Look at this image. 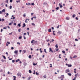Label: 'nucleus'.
<instances>
[{
	"label": "nucleus",
	"mask_w": 80,
	"mask_h": 80,
	"mask_svg": "<svg viewBox=\"0 0 80 80\" xmlns=\"http://www.w3.org/2000/svg\"><path fill=\"white\" fill-rule=\"evenodd\" d=\"M30 78H31V77H28V80H30Z\"/></svg>",
	"instance_id": "6ab92c4d"
},
{
	"label": "nucleus",
	"mask_w": 80,
	"mask_h": 80,
	"mask_svg": "<svg viewBox=\"0 0 80 80\" xmlns=\"http://www.w3.org/2000/svg\"><path fill=\"white\" fill-rule=\"evenodd\" d=\"M5 2L6 3H8V0H6Z\"/></svg>",
	"instance_id": "58836bf2"
},
{
	"label": "nucleus",
	"mask_w": 80,
	"mask_h": 80,
	"mask_svg": "<svg viewBox=\"0 0 80 80\" xmlns=\"http://www.w3.org/2000/svg\"><path fill=\"white\" fill-rule=\"evenodd\" d=\"M50 65L51 66H50V67L52 68V64H50Z\"/></svg>",
	"instance_id": "72a5a7b5"
},
{
	"label": "nucleus",
	"mask_w": 80,
	"mask_h": 80,
	"mask_svg": "<svg viewBox=\"0 0 80 80\" xmlns=\"http://www.w3.org/2000/svg\"><path fill=\"white\" fill-rule=\"evenodd\" d=\"M43 77L44 78H47V76L46 75H45L43 76Z\"/></svg>",
	"instance_id": "2f4dec72"
},
{
	"label": "nucleus",
	"mask_w": 80,
	"mask_h": 80,
	"mask_svg": "<svg viewBox=\"0 0 80 80\" xmlns=\"http://www.w3.org/2000/svg\"><path fill=\"white\" fill-rule=\"evenodd\" d=\"M22 38V36H21L19 37V39H21V38Z\"/></svg>",
	"instance_id": "de8ad7c7"
},
{
	"label": "nucleus",
	"mask_w": 80,
	"mask_h": 80,
	"mask_svg": "<svg viewBox=\"0 0 80 80\" xmlns=\"http://www.w3.org/2000/svg\"><path fill=\"white\" fill-rule=\"evenodd\" d=\"M37 65V63H36V64L35 63H33V65H34V66H35V65Z\"/></svg>",
	"instance_id": "412c9836"
},
{
	"label": "nucleus",
	"mask_w": 80,
	"mask_h": 80,
	"mask_svg": "<svg viewBox=\"0 0 80 80\" xmlns=\"http://www.w3.org/2000/svg\"><path fill=\"white\" fill-rule=\"evenodd\" d=\"M76 20H78V18H77V17L76 18Z\"/></svg>",
	"instance_id": "69168bd1"
},
{
	"label": "nucleus",
	"mask_w": 80,
	"mask_h": 80,
	"mask_svg": "<svg viewBox=\"0 0 80 80\" xmlns=\"http://www.w3.org/2000/svg\"><path fill=\"white\" fill-rule=\"evenodd\" d=\"M55 47H56V48H58V44L56 45Z\"/></svg>",
	"instance_id": "aec40b11"
},
{
	"label": "nucleus",
	"mask_w": 80,
	"mask_h": 80,
	"mask_svg": "<svg viewBox=\"0 0 80 80\" xmlns=\"http://www.w3.org/2000/svg\"><path fill=\"white\" fill-rule=\"evenodd\" d=\"M33 74L34 75H35V70H34V73H33Z\"/></svg>",
	"instance_id": "cd10ccee"
},
{
	"label": "nucleus",
	"mask_w": 80,
	"mask_h": 80,
	"mask_svg": "<svg viewBox=\"0 0 80 80\" xmlns=\"http://www.w3.org/2000/svg\"><path fill=\"white\" fill-rule=\"evenodd\" d=\"M49 52H51V53H53V51L52 50V48H49Z\"/></svg>",
	"instance_id": "f03ea898"
},
{
	"label": "nucleus",
	"mask_w": 80,
	"mask_h": 80,
	"mask_svg": "<svg viewBox=\"0 0 80 80\" xmlns=\"http://www.w3.org/2000/svg\"><path fill=\"white\" fill-rule=\"evenodd\" d=\"M75 16H76L75 14H73L72 15V17H73V18H74V17H75Z\"/></svg>",
	"instance_id": "c85d7f7f"
},
{
	"label": "nucleus",
	"mask_w": 80,
	"mask_h": 80,
	"mask_svg": "<svg viewBox=\"0 0 80 80\" xmlns=\"http://www.w3.org/2000/svg\"><path fill=\"white\" fill-rule=\"evenodd\" d=\"M20 2V0H18V1H16V2H17V3H18V2Z\"/></svg>",
	"instance_id": "79ce46f5"
},
{
	"label": "nucleus",
	"mask_w": 80,
	"mask_h": 80,
	"mask_svg": "<svg viewBox=\"0 0 80 80\" xmlns=\"http://www.w3.org/2000/svg\"><path fill=\"white\" fill-rule=\"evenodd\" d=\"M27 64L26 63H24V66H26Z\"/></svg>",
	"instance_id": "4c0bfd02"
},
{
	"label": "nucleus",
	"mask_w": 80,
	"mask_h": 80,
	"mask_svg": "<svg viewBox=\"0 0 80 80\" xmlns=\"http://www.w3.org/2000/svg\"><path fill=\"white\" fill-rule=\"evenodd\" d=\"M64 78V75H62L61 76V78L62 79H63V78Z\"/></svg>",
	"instance_id": "6e6552de"
},
{
	"label": "nucleus",
	"mask_w": 80,
	"mask_h": 80,
	"mask_svg": "<svg viewBox=\"0 0 80 80\" xmlns=\"http://www.w3.org/2000/svg\"><path fill=\"white\" fill-rule=\"evenodd\" d=\"M12 23H13V22H12V23H10L9 24V25H12Z\"/></svg>",
	"instance_id": "f704fd0d"
},
{
	"label": "nucleus",
	"mask_w": 80,
	"mask_h": 80,
	"mask_svg": "<svg viewBox=\"0 0 80 80\" xmlns=\"http://www.w3.org/2000/svg\"><path fill=\"white\" fill-rule=\"evenodd\" d=\"M23 52L24 53H26V50H23Z\"/></svg>",
	"instance_id": "473e14b6"
},
{
	"label": "nucleus",
	"mask_w": 80,
	"mask_h": 80,
	"mask_svg": "<svg viewBox=\"0 0 80 80\" xmlns=\"http://www.w3.org/2000/svg\"><path fill=\"white\" fill-rule=\"evenodd\" d=\"M13 25H17V23H14Z\"/></svg>",
	"instance_id": "e2e57ef3"
},
{
	"label": "nucleus",
	"mask_w": 80,
	"mask_h": 80,
	"mask_svg": "<svg viewBox=\"0 0 80 80\" xmlns=\"http://www.w3.org/2000/svg\"><path fill=\"white\" fill-rule=\"evenodd\" d=\"M23 17H26V14L24 13V14L23 15Z\"/></svg>",
	"instance_id": "a211bd4d"
},
{
	"label": "nucleus",
	"mask_w": 80,
	"mask_h": 80,
	"mask_svg": "<svg viewBox=\"0 0 80 80\" xmlns=\"http://www.w3.org/2000/svg\"><path fill=\"white\" fill-rule=\"evenodd\" d=\"M68 72H70V70L68 69H67L65 71V72L68 73Z\"/></svg>",
	"instance_id": "39448f33"
},
{
	"label": "nucleus",
	"mask_w": 80,
	"mask_h": 80,
	"mask_svg": "<svg viewBox=\"0 0 80 80\" xmlns=\"http://www.w3.org/2000/svg\"><path fill=\"white\" fill-rule=\"evenodd\" d=\"M58 50V48H56V51L57 52Z\"/></svg>",
	"instance_id": "c03bdc74"
},
{
	"label": "nucleus",
	"mask_w": 80,
	"mask_h": 80,
	"mask_svg": "<svg viewBox=\"0 0 80 80\" xmlns=\"http://www.w3.org/2000/svg\"><path fill=\"white\" fill-rule=\"evenodd\" d=\"M18 27H21V25L20 23L18 24Z\"/></svg>",
	"instance_id": "4be33fe9"
},
{
	"label": "nucleus",
	"mask_w": 80,
	"mask_h": 80,
	"mask_svg": "<svg viewBox=\"0 0 80 80\" xmlns=\"http://www.w3.org/2000/svg\"><path fill=\"white\" fill-rule=\"evenodd\" d=\"M44 52H45V53H47V51H46V49H44Z\"/></svg>",
	"instance_id": "ea45409f"
},
{
	"label": "nucleus",
	"mask_w": 80,
	"mask_h": 80,
	"mask_svg": "<svg viewBox=\"0 0 80 80\" xmlns=\"http://www.w3.org/2000/svg\"><path fill=\"white\" fill-rule=\"evenodd\" d=\"M68 75L69 76H72V74L71 73H68Z\"/></svg>",
	"instance_id": "9d476101"
},
{
	"label": "nucleus",
	"mask_w": 80,
	"mask_h": 80,
	"mask_svg": "<svg viewBox=\"0 0 80 80\" xmlns=\"http://www.w3.org/2000/svg\"><path fill=\"white\" fill-rule=\"evenodd\" d=\"M45 57V55H42V58H44Z\"/></svg>",
	"instance_id": "0e129e2a"
},
{
	"label": "nucleus",
	"mask_w": 80,
	"mask_h": 80,
	"mask_svg": "<svg viewBox=\"0 0 80 80\" xmlns=\"http://www.w3.org/2000/svg\"><path fill=\"white\" fill-rule=\"evenodd\" d=\"M8 15L9 14L8 13H7L6 15H7V16H8Z\"/></svg>",
	"instance_id": "774afa93"
},
{
	"label": "nucleus",
	"mask_w": 80,
	"mask_h": 80,
	"mask_svg": "<svg viewBox=\"0 0 80 80\" xmlns=\"http://www.w3.org/2000/svg\"><path fill=\"white\" fill-rule=\"evenodd\" d=\"M2 12H5V9H3V10H2Z\"/></svg>",
	"instance_id": "ddd939ff"
},
{
	"label": "nucleus",
	"mask_w": 80,
	"mask_h": 80,
	"mask_svg": "<svg viewBox=\"0 0 80 80\" xmlns=\"http://www.w3.org/2000/svg\"><path fill=\"white\" fill-rule=\"evenodd\" d=\"M51 28H52V30H54V28H53V27H52Z\"/></svg>",
	"instance_id": "6e6d98bb"
},
{
	"label": "nucleus",
	"mask_w": 80,
	"mask_h": 80,
	"mask_svg": "<svg viewBox=\"0 0 80 80\" xmlns=\"http://www.w3.org/2000/svg\"><path fill=\"white\" fill-rule=\"evenodd\" d=\"M27 35V33H23V35H24H24Z\"/></svg>",
	"instance_id": "49530a36"
},
{
	"label": "nucleus",
	"mask_w": 80,
	"mask_h": 80,
	"mask_svg": "<svg viewBox=\"0 0 80 80\" xmlns=\"http://www.w3.org/2000/svg\"><path fill=\"white\" fill-rule=\"evenodd\" d=\"M56 10H58L59 9V8L58 7H57L56 8Z\"/></svg>",
	"instance_id": "c9c22d12"
},
{
	"label": "nucleus",
	"mask_w": 80,
	"mask_h": 80,
	"mask_svg": "<svg viewBox=\"0 0 80 80\" xmlns=\"http://www.w3.org/2000/svg\"><path fill=\"white\" fill-rule=\"evenodd\" d=\"M13 77H14V79H13V80H16V77L15 76H14Z\"/></svg>",
	"instance_id": "dca6fc26"
},
{
	"label": "nucleus",
	"mask_w": 80,
	"mask_h": 80,
	"mask_svg": "<svg viewBox=\"0 0 80 80\" xmlns=\"http://www.w3.org/2000/svg\"><path fill=\"white\" fill-rule=\"evenodd\" d=\"M21 30V29H19L18 30V31L19 32H20V31Z\"/></svg>",
	"instance_id": "a19ab883"
},
{
	"label": "nucleus",
	"mask_w": 80,
	"mask_h": 80,
	"mask_svg": "<svg viewBox=\"0 0 80 80\" xmlns=\"http://www.w3.org/2000/svg\"><path fill=\"white\" fill-rule=\"evenodd\" d=\"M36 75H39V73H37V72H36Z\"/></svg>",
	"instance_id": "e433bc0d"
},
{
	"label": "nucleus",
	"mask_w": 80,
	"mask_h": 80,
	"mask_svg": "<svg viewBox=\"0 0 80 80\" xmlns=\"http://www.w3.org/2000/svg\"><path fill=\"white\" fill-rule=\"evenodd\" d=\"M29 72L30 73H32V71L31 70H29Z\"/></svg>",
	"instance_id": "5701e85b"
},
{
	"label": "nucleus",
	"mask_w": 80,
	"mask_h": 80,
	"mask_svg": "<svg viewBox=\"0 0 80 80\" xmlns=\"http://www.w3.org/2000/svg\"><path fill=\"white\" fill-rule=\"evenodd\" d=\"M33 15V13H31V15L32 16Z\"/></svg>",
	"instance_id": "338daca9"
},
{
	"label": "nucleus",
	"mask_w": 80,
	"mask_h": 80,
	"mask_svg": "<svg viewBox=\"0 0 80 80\" xmlns=\"http://www.w3.org/2000/svg\"><path fill=\"white\" fill-rule=\"evenodd\" d=\"M59 27H60V25H58V26L57 27V28H59Z\"/></svg>",
	"instance_id": "864d4df0"
},
{
	"label": "nucleus",
	"mask_w": 80,
	"mask_h": 80,
	"mask_svg": "<svg viewBox=\"0 0 80 80\" xmlns=\"http://www.w3.org/2000/svg\"><path fill=\"white\" fill-rule=\"evenodd\" d=\"M6 28H7V27H4V28H3V29H6Z\"/></svg>",
	"instance_id": "bf43d9fd"
},
{
	"label": "nucleus",
	"mask_w": 80,
	"mask_h": 80,
	"mask_svg": "<svg viewBox=\"0 0 80 80\" xmlns=\"http://www.w3.org/2000/svg\"><path fill=\"white\" fill-rule=\"evenodd\" d=\"M76 80V77H74V78L72 79V80Z\"/></svg>",
	"instance_id": "603ef678"
},
{
	"label": "nucleus",
	"mask_w": 80,
	"mask_h": 80,
	"mask_svg": "<svg viewBox=\"0 0 80 80\" xmlns=\"http://www.w3.org/2000/svg\"><path fill=\"white\" fill-rule=\"evenodd\" d=\"M17 44H18V45H20V42H18L17 43Z\"/></svg>",
	"instance_id": "09e8293b"
},
{
	"label": "nucleus",
	"mask_w": 80,
	"mask_h": 80,
	"mask_svg": "<svg viewBox=\"0 0 80 80\" xmlns=\"http://www.w3.org/2000/svg\"><path fill=\"white\" fill-rule=\"evenodd\" d=\"M62 32H61L60 31H58V32H57V33H58V34H59V35H60V34H61V33Z\"/></svg>",
	"instance_id": "423d86ee"
},
{
	"label": "nucleus",
	"mask_w": 80,
	"mask_h": 80,
	"mask_svg": "<svg viewBox=\"0 0 80 80\" xmlns=\"http://www.w3.org/2000/svg\"><path fill=\"white\" fill-rule=\"evenodd\" d=\"M59 5L60 6V8H62L63 7V5H62V3H59Z\"/></svg>",
	"instance_id": "7ed1b4c3"
},
{
	"label": "nucleus",
	"mask_w": 80,
	"mask_h": 80,
	"mask_svg": "<svg viewBox=\"0 0 80 80\" xmlns=\"http://www.w3.org/2000/svg\"><path fill=\"white\" fill-rule=\"evenodd\" d=\"M32 25H33V26H34V25H35V24L33 23H32Z\"/></svg>",
	"instance_id": "3c124183"
},
{
	"label": "nucleus",
	"mask_w": 80,
	"mask_h": 80,
	"mask_svg": "<svg viewBox=\"0 0 80 80\" xmlns=\"http://www.w3.org/2000/svg\"><path fill=\"white\" fill-rule=\"evenodd\" d=\"M46 41L47 42H49V41H50V39H48V40H46Z\"/></svg>",
	"instance_id": "c756f323"
},
{
	"label": "nucleus",
	"mask_w": 80,
	"mask_h": 80,
	"mask_svg": "<svg viewBox=\"0 0 80 80\" xmlns=\"http://www.w3.org/2000/svg\"><path fill=\"white\" fill-rule=\"evenodd\" d=\"M5 21V19L3 18H2V22H3V21Z\"/></svg>",
	"instance_id": "37998d69"
},
{
	"label": "nucleus",
	"mask_w": 80,
	"mask_h": 80,
	"mask_svg": "<svg viewBox=\"0 0 80 80\" xmlns=\"http://www.w3.org/2000/svg\"><path fill=\"white\" fill-rule=\"evenodd\" d=\"M28 19H26V20L25 21V23H28V21H27Z\"/></svg>",
	"instance_id": "4468645a"
},
{
	"label": "nucleus",
	"mask_w": 80,
	"mask_h": 80,
	"mask_svg": "<svg viewBox=\"0 0 80 80\" xmlns=\"http://www.w3.org/2000/svg\"><path fill=\"white\" fill-rule=\"evenodd\" d=\"M1 61H2V62H5V60L3 59H2Z\"/></svg>",
	"instance_id": "13d9d810"
},
{
	"label": "nucleus",
	"mask_w": 80,
	"mask_h": 80,
	"mask_svg": "<svg viewBox=\"0 0 80 80\" xmlns=\"http://www.w3.org/2000/svg\"><path fill=\"white\" fill-rule=\"evenodd\" d=\"M31 5H35V4H34V3H32Z\"/></svg>",
	"instance_id": "5fc2aeb1"
},
{
	"label": "nucleus",
	"mask_w": 80,
	"mask_h": 80,
	"mask_svg": "<svg viewBox=\"0 0 80 80\" xmlns=\"http://www.w3.org/2000/svg\"><path fill=\"white\" fill-rule=\"evenodd\" d=\"M10 2L12 3V0H10Z\"/></svg>",
	"instance_id": "680f3d73"
},
{
	"label": "nucleus",
	"mask_w": 80,
	"mask_h": 80,
	"mask_svg": "<svg viewBox=\"0 0 80 80\" xmlns=\"http://www.w3.org/2000/svg\"><path fill=\"white\" fill-rule=\"evenodd\" d=\"M15 62V60H12V63H14Z\"/></svg>",
	"instance_id": "a18cd8bd"
},
{
	"label": "nucleus",
	"mask_w": 80,
	"mask_h": 80,
	"mask_svg": "<svg viewBox=\"0 0 80 80\" xmlns=\"http://www.w3.org/2000/svg\"><path fill=\"white\" fill-rule=\"evenodd\" d=\"M68 67H72V65L68 64Z\"/></svg>",
	"instance_id": "f8f14e48"
},
{
	"label": "nucleus",
	"mask_w": 80,
	"mask_h": 80,
	"mask_svg": "<svg viewBox=\"0 0 80 80\" xmlns=\"http://www.w3.org/2000/svg\"><path fill=\"white\" fill-rule=\"evenodd\" d=\"M12 6H10L9 7L10 9H12Z\"/></svg>",
	"instance_id": "a878e982"
},
{
	"label": "nucleus",
	"mask_w": 80,
	"mask_h": 80,
	"mask_svg": "<svg viewBox=\"0 0 80 80\" xmlns=\"http://www.w3.org/2000/svg\"><path fill=\"white\" fill-rule=\"evenodd\" d=\"M12 33H13V32H12L11 33H9V35H12Z\"/></svg>",
	"instance_id": "bb28decb"
},
{
	"label": "nucleus",
	"mask_w": 80,
	"mask_h": 80,
	"mask_svg": "<svg viewBox=\"0 0 80 80\" xmlns=\"http://www.w3.org/2000/svg\"><path fill=\"white\" fill-rule=\"evenodd\" d=\"M75 41H77V42H78V40L77 39H75Z\"/></svg>",
	"instance_id": "8fccbe9b"
},
{
	"label": "nucleus",
	"mask_w": 80,
	"mask_h": 80,
	"mask_svg": "<svg viewBox=\"0 0 80 80\" xmlns=\"http://www.w3.org/2000/svg\"><path fill=\"white\" fill-rule=\"evenodd\" d=\"M76 57H77V56H76V55H75L73 57V58H76Z\"/></svg>",
	"instance_id": "052dcab7"
},
{
	"label": "nucleus",
	"mask_w": 80,
	"mask_h": 80,
	"mask_svg": "<svg viewBox=\"0 0 80 80\" xmlns=\"http://www.w3.org/2000/svg\"><path fill=\"white\" fill-rule=\"evenodd\" d=\"M66 20H68L70 19V18L68 17H67L66 18Z\"/></svg>",
	"instance_id": "9b49d317"
},
{
	"label": "nucleus",
	"mask_w": 80,
	"mask_h": 80,
	"mask_svg": "<svg viewBox=\"0 0 80 80\" xmlns=\"http://www.w3.org/2000/svg\"><path fill=\"white\" fill-rule=\"evenodd\" d=\"M33 18H35V19H36V18H36V17L34 16V17H33Z\"/></svg>",
	"instance_id": "4d7b16f0"
},
{
	"label": "nucleus",
	"mask_w": 80,
	"mask_h": 80,
	"mask_svg": "<svg viewBox=\"0 0 80 80\" xmlns=\"http://www.w3.org/2000/svg\"><path fill=\"white\" fill-rule=\"evenodd\" d=\"M23 26H22V27L23 28L25 27H26V25H25V23H24L23 24Z\"/></svg>",
	"instance_id": "0eeeda50"
},
{
	"label": "nucleus",
	"mask_w": 80,
	"mask_h": 80,
	"mask_svg": "<svg viewBox=\"0 0 80 80\" xmlns=\"http://www.w3.org/2000/svg\"><path fill=\"white\" fill-rule=\"evenodd\" d=\"M48 32H52V29H49L48 30Z\"/></svg>",
	"instance_id": "1a4fd4ad"
},
{
	"label": "nucleus",
	"mask_w": 80,
	"mask_h": 80,
	"mask_svg": "<svg viewBox=\"0 0 80 80\" xmlns=\"http://www.w3.org/2000/svg\"><path fill=\"white\" fill-rule=\"evenodd\" d=\"M62 53H65V51H62Z\"/></svg>",
	"instance_id": "393cba45"
},
{
	"label": "nucleus",
	"mask_w": 80,
	"mask_h": 80,
	"mask_svg": "<svg viewBox=\"0 0 80 80\" xmlns=\"http://www.w3.org/2000/svg\"><path fill=\"white\" fill-rule=\"evenodd\" d=\"M7 43L8 45H9V44H10V42H7Z\"/></svg>",
	"instance_id": "7c9ffc66"
},
{
	"label": "nucleus",
	"mask_w": 80,
	"mask_h": 80,
	"mask_svg": "<svg viewBox=\"0 0 80 80\" xmlns=\"http://www.w3.org/2000/svg\"><path fill=\"white\" fill-rule=\"evenodd\" d=\"M28 57L29 58H32V56H31V55H30Z\"/></svg>",
	"instance_id": "b1692460"
},
{
	"label": "nucleus",
	"mask_w": 80,
	"mask_h": 80,
	"mask_svg": "<svg viewBox=\"0 0 80 80\" xmlns=\"http://www.w3.org/2000/svg\"><path fill=\"white\" fill-rule=\"evenodd\" d=\"M17 75H18V76L19 77H20L22 75V74H21L20 72H18L17 73Z\"/></svg>",
	"instance_id": "f257e3e1"
},
{
	"label": "nucleus",
	"mask_w": 80,
	"mask_h": 80,
	"mask_svg": "<svg viewBox=\"0 0 80 80\" xmlns=\"http://www.w3.org/2000/svg\"><path fill=\"white\" fill-rule=\"evenodd\" d=\"M33 42H35V40H32V41H31V43H33Z\"/></svg>",
	"instance_id": "2eb2a0df"
},
{
	"label": "nucleus",
	"mask_w": 80,
	"mask_h": 80,
	"mask_svg": "<svg viewBox=\"0 0 80 80\" xmlns=\"http://www.w3.org/2000/svg\"><path fill=\"white\" fill-rule=\"evenodd\" d=\"M14 53L16 54V55H17L18 53V50H15L14 52Z\"/></svg>",
	"instance_id": "20e7f679"
},
{
	"label": "nucleus",
	"mask_w": 80,
	"mask_h": 80,
	"mask_svg": "<svg viewBox=\"0 0 80 80\" xmlns=\"http://www.w3.org/2000/svg\"><path fill=\"white\" fill-rule=\"evenodd\" d=\"M2 57L3 58H4V59H6V57H5V56L2 55Z\"/></svg>",
	"instance_id": "f3484780"
}]
</instances>
